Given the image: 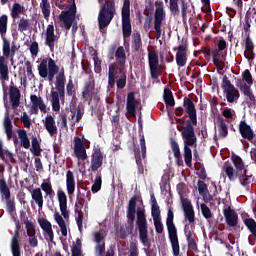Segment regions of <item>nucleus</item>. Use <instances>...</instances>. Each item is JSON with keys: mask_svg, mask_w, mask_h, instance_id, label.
I'll list each match as a JSON object with an SVG mask.
<instances>
[{"mask_svg": "<svg viewBox=\"0 0 256 256\" xmlns=\"http://www.w3.org/2000/svg\"><path fill=\"white\" fill-rule=\"evenodd\" d=\"M245 43V51H255V44H253V40L251 39V34L246 33V38L244 40Z\"/></svg>", "mask_w": 256, "mask_h": 256, "instance_id": "obj_54", "label": "nucleus"}, {"mask_svg": "<svg viewBox=\"0 0 256 256\" xmlns=\"http://www.w3.org/2000/svg\"><path fill=\"white\" fill-rule=\"evenodd\" d=\"M117 89H125L127 85V75L122 73L120 78L116 81Z\"/></svg>", "mask_w": 256, "mask_h": 256, "instance_id": "obj_59", "label": "nucleus"}, {"mask_svg": "<svg viewBox=\"0 0 256 256\" xmlns=\"http://www.w3.org/2000/svg\"><path fill=\"white\" fill-rule=\"evenodd\" d=\"M179 0H170V11L172 15H179Z\"/></svg>", "mask_w": 256, "mask_h": 256, "instance_id": "obj_62", "label": "nucleus"}, {"mask_svg": "<svg viewBox=\"0 0 256 256\" xmlns=\"http://www.w3.org/2000/svg\"><path fill=\"white\" fill-rule=\"evenodd\" d=\"M54 220L56 221L57 225L60 227V231H61L63 237H67V224L65 223L63 216H61V214H59V212H55Z\"/></svg>", "mask_w": 256, "mask_h": 256, "instance_id": "obj_32", "label": "nucleus"}, {"mask_svg": "<svg viewBox=\"0 0 256 256\" xmlns=\"http://www.w3.org/2000/svg\"><path fill=\"white\" fill-rule=\"evenodd\" d=\"M239 131L243 139H247V141H253L255 137V133L253 132V129H240Z\"/></svg>", "mask_w": 256, "mask_h": 256, "instance_id": "obj_52", "label": "nucleus"}, {"mask_svg": "<svg viewBox=\"0 0 256 256\" xmlns=\"http://www.w3.org/2000/svg\"><path fill=\"white\" fill-rule=\"evenodd\" d=\"M5 155H7L8 159L13 161V153H11L9 150H4L3 141L0 140V159H2V161H5Z\"/></svg>", "mask_w": 256, "mask_h": 256, "instance_id": "obj_55", "label": "nucleus"}, {"mask_svg": "<svg viewBox=\"0 0 256 256\" xmlns=\"http://www.w3.org/2000/svg\"><path fill=\"white\" fill-rule=\"evenodd\" d=\"M164 102L168 107H175V98L173 97V92L168 89L165 88L164 89Z\"/></svg>", "mask_w": 256, "mask_h": 256, "instance_id": "obj_39", "label": "nucleus"}, {"mask_svg": "<svg viewBox=\"0 0 256 256\" xmlns=\"http://www.w3.org/2000/svg\"><path fill=\"white\" fill-rule=\"evenodd\" d=\"M166 227L168 231V239L172 247V253L174 256H179V235L177 234V226H175V214L173 213V207H170L167 211Z\"/></svg>", "mask_w": 256, "mask_h": 256, "instance_id": "obj_5", "label": "nucleus"}, {"mask_svg": "<svg viewBox=\"0 0 256 256\" xmlns=\"http://www.w3.org/2000/svg\"><path fill=\"white\" fill-rule=\"evenodd\" d=\"M94 71L95 73H99L101 71V60L99 59V56H97V52H94Z\"/></svg>", "mask_w": 256, "mask_h": 256, "instance_id": "obj_63", "label": "nucleus"}, {"mask_svg": "<svg viewBox=\"0 0 256 256\" xmlns=\"http://www.w3.org/2000/svg\"><path fill=\"white\" fill-rule=\"evenodd\" d=\"M74 153L78 159L85 161L87 159V150H85V146L74 148Z\"/></svg>", "mask_w": 256, "mask_h": 256, "instance_id": "obj_53", "label": "nucleus"}, {"mask_svg": "<svg viewBox=\"0 0 256 256\" xmlns=\"http://www.w3.org/2000/svg\"><path fill=\"white\" fill-rule=\"evenodd\" d=\"M222 115L227 119L228 121H233L237 115L235 114V110L229 107L222 108Z\"/></svg>", "mask_w": 256, "mask_h": 256, "instance_id": "obj_49", "label": "nucleus"}, {"mask_svg": "<svg viewBox=\"0 0 256 256\" xmlns=\"http://www.w3.org/2000/svg\"><path fill=\"white\" fill-rule=\"evenodd\" d=\"M9 101L11 103L12 109H18L21 105V90L15 86V83L11 81L9 86Z\"/></svg>", "mask_w": 256, "mask_h": 256, "instance_id": "obj_14", "label": "nucleus"}, {"mask_svg": "<svg viewBox=\"0 0 256 256\" xmlns=\"http://www.w3.org/2000/svg\"><path fill=\"white\" fill-rule=\"evenodd\" d=\"M41 189L48 197H53V195H55V191L53 190V185H51V182H43L41 184Z\"/></svg>", "mask_w": 256, "mask_h": 256, "instance_id": "obj_50", "label": "nucleus"}, {"mask_svg": "<svg viewBox=\"0 0 256 256\" xmlns=\"http://www.w3.org/2000/svg\"><path fill=\"white\" fill-rule=\"evenodd\" d=\"M40 7L44 19H49V17H51V4L49 3V0H41Z\"/></svg>", "mask_w": 256, "mask_h": 256, "instance_id": "obj_41", "label": "nucleus"}, {"mask_svg": "<svg viewBox=\"0 0 256 256\" xmlns=\"http://www.w3.org/2000/svg\"><path fill=\"white\" fill-rule=\"evenodd\" d=\"M10 250L13 256H21V244L19 242V231L15 230L10 240Z\"/></svg>", "mask_w": 256, "mask_h": 256, "instance_id": "obj_23", "label": "nucleus"}, {"mask_svg": "<svg viewBox=\"0 0 256 256\" xmlns=\"http://www.w3.org/2000/svg\"><path fill=\"white\" fill-rule=\"evenodd\" d=\"M103 165V153L101 149L97 148L91 156V171H99V168Z\"/></svg>", "mask_w": 256, "mask_h": 256, "instance_id": "obj_20", "label": "nucleus"}, {"mask_svg": "<svg viewBox=\"0 0 256 256\" xmlns=\"http://www.w3.org/2000/svg\"><path fill=\"white\" fill-rule=\"evenodd\" d=\"M184 161L187 167H191V161H193V152H191V148L187 145H184Z\"/></svg>", "mask_w": 256, "mask_h": 256, "instance_id": "obj_46", "label": "nucleus"}, {"mask_svg": "<svg viewBox=\"0 0 256 256\" xmlns=\"http://www.w3.org/2000/svg\"><path fill=\"white\" fill-rule=\"evenodd\" d=\"M148 65L151 79H159V76L163 75L165 66L159 65V54H157V51L151 50L148 52Z\"/></svg>", "mask_w": 256, "mask_h": 256, "instance_id": "obj_10", "label": "nucleus"}, {"mask_svg": "<svg viewBox=\"0 0 256 256\" xmlns=\"http://www.w3.org/2000/svg\"><path fill=\"white\" fill-rule=\"evenodd\" d=\"M46 129H57L55 126V119L51 115H47L45 117V123H44Z\"/></svg>", "mask_w": 256, "mask_h": 256, "instance_id": "obj_58", "label": "nucleus"}, {"mask_svg": "<svg viewBox=\"0 0 256 256\" xmlns=\"http://www.w3.org/2000/svg\"><path fill=\"white\" fill-rule=\"evenodd\" d=\"M173 51H177L176 65H178V67H185V65H187V43L180 44L177 48H174Z\"/></svg>", "mask_w": 256, "mask_h": 256, "instance_id": "obj_16", "label": "nucleus"}, {"mask_svg": "<svg viewBox=\"0 0 256 256\" xmlns=\"http://www.w3.org/2000/svg\"><path fill=\"white\" fill-rule=\"evenodd\" d=\"M95 253H96V256L105 255V242H102V244H97L95 246Z\"/></svg>", "mask_w": 256, "mask_h": 256, "instance_id": "obj_64", "label": "nucleus"}, {"mask_svg": "<svg viewBox=\"0 0 256 256\" xmlns=\"http://www.w3.org/2000/svg\"><path fill=\"white\" fill-rule=\"evenodd\" d=\"M137 109H139V101L135 99V92H130L127 95L126 111L130 117H136Z\"/></svg>", "mask_w": 256, "mask_h": 256, "instance_id": "obj_15", "label": "nucleus"}, {"mask_svg": "<svg viewBox=\"0 0 256 256\" xmlns=\"http://www.w3.org/2000/svg\"><path fill=\"white\" fill-rule=\"evenodd\" d=\"M38 223L41 227V229L48 235L51 242H53V239L55 238V234L53 233V225H51V222L45 218H39Z\"/></svg>", "mask_w": 256, "mask_h": 256, "instance_id": "obj_25", "label": "nucleus"}, {"mask_svg": "<svg viewBox=\"0 0 256 256\" xmlns=\"http://www.w3.org/2000/svg\"><path fill=\"white\" fill-rule=\"evenodd\" d=\"M9 21V17L6 14L0 16V35L3 39L7 33V23Z\"/></svg>", "mask_w": 256, "mask_h": 256, "instance_id": "obj_44", "label": "nucleus"}, {"mask_svg": "<svg viewBox=\"0 0 256 256\" xmlns=\"http://www.w3.org/2000/svg\"><path fill=\"white\" fill-rule=\"evenodd\" d=\"M18 136L21 141L22 147H24V149H29V147H31V142L29 141V137L27 136V131H25V129H20L18 131Z\"/></svg>", "mask_w": 256, "mask_h": 256, "instance_id": "obj_38", "label": "nucleus"}, {"mask_svg": "<svg viewBox=\"0 0 256 256\" xmlns=\"http://www.w3.org/2000/svg\"><path fill=\"white\" fill-rule=\"evenodd\" d=\"M222 170L228 177L229 181H235V179H237V172H235V168H233L230 164L225 163Z\"/></svg>", "mask_w": 256, "mask_h": 256, "instance_id": "obj_35", "label": "nucleus"}, {"mask_svg": "<svg viewBox=\"0 0 256 256\" xmlns=\"http://www.w3.org/2000/svg\"><path fill=\"white\" fill-rule=\"evenodd\" d=\"M30 101L33 106L39 107L42 113H47V105H45V102L43 101V98H41V96L38 97L37 95L32 94L30 96Z\"/></svg>", "mask_w": 256, "mask_h": 256, "instance_id": "obj_30", "label": "nucleus"}, {"mask_svg": "<svg viewBox=\"0 0 256 256\" xmlns=\"http://www.w3.org/2000/svg\"><path fill=\"white\" fill-rule=\"evenodd\" d=\"M25 223L26 231L29 239L37 238L35 231V224L32 221L27 220Z\"/></svg>", "mask_w": 256, "mask_h": 256, "instance_id": "obj_45", "label": "nucleus"}, {"mask_svg": "<svg viewBox=\"0 0 256 256\" xmlns=\"http://www.w3.org/2000/svg\"><path fill=\"white\" fill-rule=\"evenodd\" d=\"M200 209L204 219L209 220L213 218V213L211 212V209L209 208V206H207V204L205 203L200 204Z\"/></svg>", "mask_w": 256, "mask_h": 256, "instance_id": "obj_51", "label": "nucleus"}, {"mask_svg": "<svg viewBox=\"0 0 256 256\" xmlns=\"http://www.w3.org/2000/svg\"><path fill=\"white\" fill-rule=\"evenodd\" d=\"M66 190L68 193L69 198L75 195V176L71 170L66 172Z\"/></svg>", "mask_w": 256, "mask_h": 256, "instance_id": "obj_24", "label": "nucleus"}, {"mask_svg": "<svg viewBox=\"0 0 256 256\" xmlns=\"http://www.w3.org/2000/svg\"><path fill=\"white\" fill-rule=\"evenodd\" d=\"M80 189H83L84 191H87V188H85L84 186H78L76 200L77 201H82L84 203H85L86 199H88V201H91V191L88 190L85 194V193L81 192Z\"/></svg>", "mask_w": 256, "mask_h": 256, "instance_id": "obj_36", "label": "nucleus"}, {"mask_svg": "<svg viewBox=\"0 0 256 256\" xmlns=\"http://www.w3.org/2000/svg\"><path fill=\"white\" fill-rule=\"evenodd\" d=\"M121 17L123 39H129L133 33V27L131 26V0L123 1Z\"/></svg>", "mask_w": 256, "mask_h": 256, "instance_id": "obj_8", "label": "nucleus"}, {"mask_svg": "<svg viewBox=\"0 0 256 256\" xmlns=\"http://www.w3.org/2000/svg\"><path fill=\"white\" fill-rule=\"evenodd\" d=\"M16 51H19V47L15 44L11 46V42H9L7 38L3 37V56H0V81L4 93L7 91L5 81H9V62H7V59H9V55L15 57Z\"/></svg>", "mask_w": 256, "mask_h": 256, "instance_id": "obj_4", "label": "nucleus"}, {"mask_svg": "<svg viewBox=\"0 0 256 256\" xmlns=\"http://www.w3.org/2000/svg\"><path fill=\"white\" fill-rule=\"evenodd\" d=\"M32 153L34 157H41V145L37 137L32 138Z\"/></svg>", "mask_w": 256, "mask_h": 256, "instance_id": "obj_48", "label": "nucleus"}, {"mask_svg": "<svg viewBox=\"0 0 256 256\" xmlns=\"http://www.w3.org/2000/svg\"><path fill=\"white\" fill-rule=\"evenodd\" d=\"M103 183V180L101 179V176H97L95 178V182L91 187L92 193H99L101 191V185Z\"/></svg>", "mask_w": 256, "mask_h": 256, "instance_id": "obj_57", "label": "nucleus"}, {"mask_svg": "<svg viewBox=\"0 0 256 256\" xmlns=\"http://www.w3.org/2000/svg\"><path fill=\"white\" fill-rule=\"evenodd\" d=\"M4 129H13V121L11 116H9V111L5 112L4 120H3Z\"/></svg>", "mask_w": 256, "mask_h": 256, "instance_id": "obj_56", "label": "nucleus"}, {"mask_svg": "<svg viewBox=\"0 0 256 256\" xmlns=\"http://www.w3.org/2000/svg\"><path fill=\"white\" fill-rule=\"evenodd\" d=\"M113 17H115V1H106L104 5L101 7L98 14L99 30L102 33L103 30L106 29V27H109V25H111Z\"/></svg>", "mask_w": 256, "mask_h": 256, "instance_id": "obj_7", "label": "nucleus"}, {"mask_svg": "<svg viewBox=\"0 0 256 256\" xmlns=\"http://www.w3.org/2000/svg\"><path fill=\"white\" fill-rule=\"evenodd\" d=\"M27 13V9L24 8L20 3H14L10 10V15L12 19H19V15H25Z\"/></svg>", "mask_w": 256, "mask_h": 256, "instance_id": "obj_29", "label": "nucleus"}, {"mask_svg": "<svg viewBox=\"0 0 256 256\" xmlns=\"http://www.w3.org/2000/svg\"><path fill=\"white\" fill-rule=\"evenodd\" d=\"M126 213L127 224L125 225V229H120V239H127V237H129V235L133 233L136 215V227L138 229L139 239L142 245H144V247H147V245H149V223L147 222V215H145V209L137 208V196H133L129 200Z\"/></svg>", "mask_w": 256, "mask_h": 256, "instance_id": "obj_2", "label": "nucleus"}, {"mask_svg": "<svg viewBox=\"0 0 256 256\" xmlns=\"http://www.w3.org/2000/svg\"><path fill=\"white\" fill-rule=\"evenodd\" d=\"M132 47L134 51H140L143 47V40L141 39V32L136 31L132 35Z\"/></svg>", "mask_w": 256, "mask_h": 256, "instance_id": "obj_33", "label": "nucleus"}, {"mask_svg": "<svg viewBox=\"0 0 256 256\" xmlns=\"http://www.w3.org/2000/svg\"><path fill=\"white\" fill-rule=\"evenodd\" d=\"M240 91L243 93L247 101V105H256V97L253 93V89H251V86H249L247 83H244L240 86Z\"/></svg>", "mask_w": 256, "mask_h": 256, "instance_id": "obj_21", "label": "nucleus"}, {"mask_svg": "<svg viewBox=\"0 0 256 256\" xmlns=\"http://www.w3.org/2000/svg\"><path fill=\"white\" fill-rule=\"evenodd\" d=\"M221 88L228 103H237V101H239V97H241V94H239V89H237L235 85L231 83V80H229L227 75L223 76L222 78Z\"/></svg>", "mask_w": 256, "mask_h": 256, "instance_id": "obj_9", "label": "nucleus"}, {"mask_svg": "<svg viewBox=\"0 0 256 256\" xmlns=\"http://www.w3.org/2000/svg\"><path fill=\"white\" fill-rule=\"evenodd\" d=\"M182 137L184 139V145H187V147L195 145V142L197 141L195 130L193 129H184L182 131Z\"/></svg>", "mask_w": 256, "mask_h": 256, "instance_id": "obj_27", "label": "nucleus"}, {"mask_svg": "<svg viewBox=\"0 0 256 256\" xmlns=\"http://www.w3.org/2000/svg\"><path fill=\"white\" fill-rule=\"evenodd\" d=\"M170 147L176 160L177 166L181 167V165H183V156H181V149L179 148V143H177V140H175V138L173 137L170 138Z\"/></svg>", "mask_w": 256, "mask_h": 256, "instance_id": "obj_22", "label": "nucleus"}, {"mask_svg": "<svg viewBox=\"0 0 256 256\" xmlns=\"http://www.w3.org/2000/svg\"><path fill=\"white\" fill-rule=\"evenodd\" d=\"M227 41L219 40L217 48L212 50V61L215 67H219V63H225L227 60Z\"/></svg>", "mask_w": 256, "mask_h": 256, "instance_id": "obj_11", "label": "nucleus"}, {"mask_svg": "<svg viewBox=\"0 0 256 256\" xmlns=\"http://www.w3.org/2000/svg\"><path fill=\"white\" fill-rule=\"evenodd\" d=\"M182 210L184 220L188 221V224L184 225V235L188 243V249L197 253L199 248H197V234H195V209H193L191 200L187 198L182 200Z\"/></svg>", "mask_w": 256, "mask_h": 256, "instance_id": "obj_3", "label": "nucleus"}, {"mask_svg": "<svg viewBox=\"0 0 256 256\" xmlns=\"http://www.w3.org/2000/svg\"><path fill=\"white\" fill-rule=\"evenodd\" d=\"M57 125L60 129H65V127H67V114H61L58 117Z\"/></svg>", "mask_w": 256, "mask_h": 256, "instance_id": "obj_61", "label": "nucleus"}, {"mask_svg": "<svg viewBox=\"0 0 256 256\" xmlns=\"http://www.w3.org/2000/svg\"><path fill=\"white\" fill-rule=\"evenodd\" d=\"M151 199V215L152 219H161V209L159 208V204L157 203V198H155V194L152 193L150 195Z\"/></svg>", "mask_w": 256, "mask_h": 256, "instance_id": "obj_28", "label": "nucleus"}, {"mask_svg": "<svg viewBox=\"0 0 256 256\" xmlns=\"http://www.w3.org/2000/svg\"><path fill=\"white\" fill-rule=\"evenodd\" d=\"M165 19V10L163 8H156L154 14V25H163Z\"/></svg>", "mask_w": 256, "mask_h": 256, "instance_id": "obj_42", "label": "nucleus"}, {"mask_svg": "<svg viewBox=\"0 0 256 256\" xmlns=\"http://www.w3.org/2000/svg\"><path fill=\"white\" fill-rule=\"evenodd\" d=\"M231 161L237 171H243L245 169V162H243V159L239 155L233 153L231 155Z\"/></svg>", "mask_w": 256, "mask_h": 256, "instance_id": "obj_37", "label": "nucleus"}, {"mask_svg": "<svg viewBox=\"0 0 256 256\" xmlns=\"http://www.w3.org/2000/svg\"><path fill=\"white\" fill-rule=\"evenodd\" d=\"M183 107L186 109L189 119H178L177 129H193V127H197V109H195V103H193V100L189 97H184Z\"/></svg>", "mask_w": 256, "mask_h": 256, "instance_id": "obj_6", "label": "nucleus"}, {"mask_svg": "<svg viewBox=\"0 0 256 256\" xmlns=\"http://www.w3.org/2000/svg\"><path fill=\"white\" fill-rule=\"evenodd\" d=\"M117 72H115V66L111 64L109 66V71H108V86L113 88L115 87V79H117Z\"/></svg>", "mask_w": 256, "mask_h": 256, "instance_id": "obj_43", "label": "nucleus"}, {"mask_svg": "<svg viewBox=\"0 0 256 256\" xmlns=\"http://www.w3.org/2000/svg\"><path fill=\"white\" fill-rule=\"evenodd\" d=\"M75 15H77V5L75 4V0H72V4L70 5L69 9L62 11L59 15V20L64 23L66 31H69L71 27H73Z\"/></svg>", "mask_w": 256, "mask_h": 256, "instance_id": "obj_13", "label": "nucleus"}, {"mask_svg": "<svg viewBox=\"0 0 256 256\" xmlns=\"http://www.w3.org/2000/svg\"><path fill=\"white\" fill-rule=\"evenodd\" d=\"M154 227H155V231L158 235H161L164 231V226H163V222L161 221V218L158 219H154Z\"/></svg>", "mask_w": 256, "mask_h": 256, "instance_id": "obj_60", "label": "nucleus"}, {"mask_svg": "<svg viewBox=\"0 0 256 256\" xmlns=\"http://www.w3.org/2000/svg\"><path fill=\"white\" fill-rule=\"evenodd\" d=\"M0 195L4 197L7 211L10 215H12L16 210L15 201L11 200V189H9V185H7V180H5L4 176L0 178Z\"/></svg>", "mask_w": 256, "mask_h": 256, "instance_id": "obj_12", "label": "nucleus"}, {"mask_svg": "<svg viewBox=\"0 0 256 256\" xmlns=\"http://www.w3.org/2000/svg\"><path fill=\"white\" fill-rule=\"evenodd\" d=\"M58 38L57 35H55V26L53 24H50L47 26L46 29V38H45V45L49 47L51 53L55 51V43H57Z\"/></svg>", "mask_w": 256, "mask_h": 256, "instance_id": "obj_17", "label": "nucleus"}, {"mask_svg": "<svg viewBox=\"0 0 256 256\" xmlns=\"http://www.w3.org/2000/svg\"><path fill=\"white\" fill-rule=\"evenodd\" d=\"M57 197L62 217L64 219H69V210H67V194H65V191L63 190H58Z\"/></svg>", "mask_w": 256, "mask_h": 256, "instance_id": "obj_18", "label": "nucleus"}, {"mask_svg": "<svg viewBox=\"0 0 256 256\" xmlns=\"http://www.w3.org/2000/svg\"><path fill=\"white\" fill-rule=\"evenodd\" d=\"M197 185L199 195H201L202 197H207V195H209V188L207 187L205 181L198 180Z\"/></svg>", "mask_w": 256, "mask_h": 256, "instance_id": "obj_47", "label": "nucleus"}, {"mask_svg": "<svg viewBox=\"0 0 256 256\" xmlns=\"http://www.w3.org/2000/svg\"><path fill=\"white\" fill-rule=\"evenodd\" d=\"M29 27H31V21L29 18L22 17L18 21V31L20 33H25V31H29Z\"/></svg>", "mask_w": 256, "mask_h": 256, "instance_id": "obj_40", "label": "nucleus"}, {"mask_svg": "<svg viewBox=\"0 0 256 256\" xmlns=\"http://www.w3.org/2000/svg\"><path fill=\"white\" fill-rule=\"evenodd\" d=\"M224 217L228 227H237V225H239V215L235 210L231 209V207L224 209Z\"/></svg>", "mask_w": 256, "mask_h": 256, "instance_id": "obj_19", "label": "nucleus"}, {"mask_svg": "<svg viewBox=\"0 0 256 256\" xmlns=\"http://www.w3.org/2000/svg\"><path fill=\"white\" fill-rule=\"evenodd\" d=\"M94 91H95V83L92 81H87L82 91L83 101H91V99H93Z\"/></svg>", "mask_w": 256, "mask_h": 256, "instance_id": "obj_26", "label": "nucleus"}, {"mask_svg": "<svg viewBox=\"0 0 256 256\" xmlns=\"http://www.w3.org/2000/svg\"><path fill=\"white\" fill-rule=\"evenodd\" d=\"M115 57L116 63H118V65H125V61H127V55L125 54V48L123 46L117 48Z\"/></svg>", "mask_w": 256, "mask_h": 256, "instance_id": "obj_34", "label": "nucleus"}, {"mask_svg": "<svg viewBox=\"0 0 256 256\" xmlns=\"http://www.w3.org/2000/svg\"><path fill=\"white\" fill-rule=\"evenodd\" d=\"M32 199L35 201L36 205H38L39 209H43V192L41 191V188H35L31 192Z\"/></svg>", "mask_w": 256, "mask_h": 256, "instance_id": "obj_31", "label": "nucleus"}, {"mask_svg": "<svg viewBox=\"0 0 256 256\" xmlns=\"http://www.w3.org/2000/svg\"><path fill=\"white\" fill-rule=\"evenodd\" d=\"M38 73L42 79H47L52 83L56 76L55 90H51L50 99L53 111H61V101H65V68L57 65L53 58H44L38 65Z\"/></svg>", "mask_w": 256, "mask_h": 256, "instance_id": "obj_1", "label": "nucleus"}]
</instances>
